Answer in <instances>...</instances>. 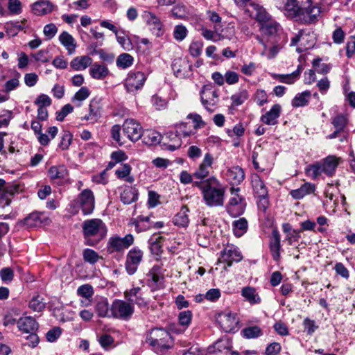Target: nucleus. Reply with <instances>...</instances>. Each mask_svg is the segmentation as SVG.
<instances>
[{"label":"nucleus","instance_id":"nucleus-1","mask_svg":"<svg viewBox=\"0 0 355 355\" xmlns=\"http://www.w3.org/2000/svg\"><path fill=\"white\" fill-rule=\"evenodd\" d=\"M270 21L259 26L261 35H257L255 37L264 48L262 54L272 59L287 42V37L275 19Z\"/></svg>","mask_w":355,"mask_h":355},{"label":"nucleus","instance_id":"nucleus-2","mask_svg":"<svg viewBox=\"0 0 355 355\" xmlns=\"http://www.w3.org/2000/svg\"><path fill=\"white\" fill-rule=\"evenodd\" d=\"M193 187L200 191L205 204L210 207H221L224 205L225 187L212 176L203 181H195Z\"/></svg>","mask_w":355,"mask_h":355},{"label":"nucleus","instance_id":"nucleus-3","mask_svg":"<svg viewBox=\"0 0 355 355\" xmlns=\"http://www.w3.org/2000/svg\"><path fill=\"white\" fill-rule=\"evenodd\" d=\"M83 232L86 239L85 244L94 246L105 236L107 227L101 219H89L83 222Z\"/></svg>","mask_w":355,"mask_h":355},{"label":"nucleus","instance_id":"nucleus-4","mask_svg":"<svg viewBox=\"0 0 355 355\" xmlns=\"http://www.w3.org/2000/svg\"><path fill=\"white\" fill-rule=\"evenodd\" d=\"M230 196L225 205V210L228 214L236 218L242 215L246 207L245 198L240 194V188L231 187L230 189Z\"/></svg>","mask_w":355,"mask_h":355},{"label":"nucleus","instance_id":"nucleus-5","mask_svg":"<svg viewBox=\"0 0 355 355\" xmlns=\"http://www.w3.org/2000/svg\"><path fill=\"white\" fill-rule=\"evenodd\" d=\"M147 342L155 351L159 352L171 348L173 344L170 333L161 328L153 329L150 334Z\"/></svg>","mask_w":355,"mask_h":355},{"label":"nucleus","instance_id":"nucleus-6","mask_svg":"<svg viewBox=\"0 0 355 355\" xmlns=\"http://www.w3.org/2000/svg\"><path fill=\"white\" fill-rule=\"evenodd\" d=\"M340 160V157H337L334 155H329L321 162L311 165L309 171L311 173V175L314 179L318 178L322 173H324L327 176L331 177L335 174Z\"/></svg>","mask_w":355,"mask_h":355},{"label":"nucleus","instance_id":"nucleus-7","mask_svg":"<svg viewBox=\"0 0 355 355\" xmlns=\"http://www.w3.org/2000/svg\"><path fill=\"white\" fill-rule=\"evenodd\" d=\"M303 8L299 9L295 13L292 14L288 18L303 24L314 23L320 13V8L313 5L311 0H309Z\"/></svg>","mask_w":355,"mask_h":355},{"label":"nucleus","instance_id":"nucleus-8","mask_svg":"<svg viewBox=\"0 0 355 355\" xmlns=\"http://www.w3.org/2000/svg\"><path fill=\"white\" fill-rule=\"evenodd\" d=\"M146 80V76L142 71H130L124 80V87L128 93L136 94L141 90Z\"/></svg>","mask_w":355,"mask_h":355},{"label":"nucleus","instance_id":"nucleus-9","mask_svg":"<svg viewBox=\"0 0 355 355\" xmlns=\"http://www.w3.org/2000/svg\"><path fill=\"white\" fill-rule=\"evenodd\" d=\"M110 313L113 318L128 320L134 313V306L129 302L115 300L111 305Z\"/></svg>","mask_w":355,"mask_h":355},{"label":"nucleus","instance_id":"nucleus-10","mask_svg":"<svg viewBox=\"0 0 355 355\" xmlns=\"http://www.w3.org/2000/svg\"><path fill=\"white\" fill-rule=\"evenodd\" d=\"M200 101L205 108L209 112H214L218 102V92L213 89L211 85H203L200 90Z\"/></svg>","mask_w":355,"mask_h":355},{"label":"nucleus","instance_id":"nucleus-11","mask_svg":"<svg viewBox=\"0 0 355 355\" xmlns=\"http://www.w3.org/2000/svg\"><path fill=\"white\" fill-rule=\"evenodd\" d=\"M201 35L207 40L218 42L225 38H230L234 33V26H228L225 29H218L217 26L213 30L202 26L200 29Z\"/></svg>","mask_w":355,"mask_h":355},{"label":"nucleus","instance_id":"nucleus-12","mask_svg":"<svg viewBox=\"0 0 355 355\" xmlns=\"http://www.w3.org/2000/svg\"><path fill=\"white\" fill-rule=\"evenodd\" d=\"M74 203L81 209L84 215L91 214L95 207V198L92 191L89 189H84Z\"/></svg>","mask_w":355,"mask_h":355},{"label":"nucleus","instance_id":"nucleus-13","mask_svg":"<svg viewBox=\"0 0 355 355\" xmlns=\"http://www.w3.org/2000/svg\"><path fill=\"white\" fill-rule=\"evenodd\" d=\"M134 243V236L130 234H126L124 237L113 236L109 239L107 248L110 253L115 252H122L128 249Z\"/></svg>","mask_w":355,"mask_h":355},{"label":"nucleus","instance_id":"nucleus-14","mask_svg":"<svg viewBox=\"0 0 355 355\" xmlns=\"http://www.w3.org/2000/svg\"><path fill=\"white\" fill-rule=\"evenodd\" d=\"M122 128L123 134L133 142L139 140L144 133L141 124L134 119H125Z\"/></svg>","mask_w":355,"mask_h":355},{"label":"nucleus","instance_id":"nucleus-15","mask_svg":"<svg viewBox=\"0 0 355 355\" xmlns=\"http://www.w3.org/2000/svg\"><path fill=\"white\" fill-rule=\"evenodd\" d=\"M143 252L138 248H132L127 254L125 268L127 273L132 275L136 272L143 259Z\"/></svg>","mask_w":355,"mask_h":355},{"label":"nucleus","instance_id":"nucleus-16","mask_svg":"<svg viewBox=\"0 0 355 355\" xmlns=\"http://www.w3.org/2000/svg\"><path fill=\"white\" fill-rule=\"evenodd\" d=\"M146 284L151 291H158L164 288V277L159 266L155 265L146 274Z\"/></svg>","mask_w":355,"mask_h":355},{"label":"nucleus","instance_id":"nucleus-17","mask_svg":"<svg viewBox=\"0 0 355 355\" xmlns=\"http://www.w3.org/2000/svg\"><path fill=\"white\" fill-rule=\"evenodd\" d=\"M243 259V256L239 249L234 245H227L221 252V257L219 261L226 265L224 269L232 266L233 262H239Z\"/></svg>","mask_w":355,"mask_h":355},{"label":"nucleus","instance_id":"nucleus-18","mask_svg":"<svg viewBox=\"0 0 355 355\" xmlns=\"http://www.w3.org/2000/svg\"><path fill=\"white\" fill-rule=\"evenodd\" d=\"M220 328L227 333L234 332L239 323L236 314L230 312H223L217 318Z\"/></svg>","mask_w":355,"mask_h":355},{"label":"nucleus","instance_id":"nucleus-19","mask_svg":"<svg viewBox=\"0 0 355 355\" xmlns=\"http://www.w3.org/2000/svg\"><path fill=\"white\" fill-rule=\"evenodd\" d=\"M309 0H275L277 6L284 15L289 17L292 14L295 13L299 9L303 8Z\"/></svg>","mask_w":355,"mask_h":355},{"label":"nucleus","instance_id":"nucleus-20","mask_svg":"<svg viewBox=\"0 0 355 355\" xmlns=\"http://www.w3.org/2000/svg\"><path fill=\"white\" fill-rule=\"evenodd\" d=\"M176 133H171L169 137H173L175 139L174 144L169 145L168 149L175 150L181 145L180 136L188 137L194 134V132L191 128H188V123L186 122H181L175 125Z\"/></svg>","mask_w":355,"mask_h":355},{"label":"nucleus","instance_id":"nucleus-21","mask_svg":"<svg viewBox=\"0 0 355 355\" xmlns=\"http://www.w3.org/2000/svg\"><path fill=\"white\" fill-rule=\"evenodd\" d=\"M172 69L176 77L183 78L190 75L192 65L187 58H178L174 60Z\"/></svg>","mask_w":355,"mask_h":355},{"label":"nucleus","instance_id":"nucleus-22","mask_svg":"<svg viewBox=\"0 0 355 355\" xmlns=\"http://www.w3.org/2000/svg\"><path fill=\"white\" fill-rule=\"evenodd\" d=\"M269 249L272 259L275 261H279L281 259V235L277 229L272 231L271 239L269 242Z\"/></svg>","mask_w":355,"mask_h":355},{"label":"nucleus","instance_id":"nucleus-23","mask_svg":"<svg viewBox=\"0 0 355 355\" xmlns=\"http://www.w3.org/2000/svg\"><path fill=\"white\" fill-rule=\"evenodd\" d=\"M214 162L213 156L207 153L205 154L202 163L198 168L193 173L194 178L200 179V181L207 178L209 173V168H211Z\"/></svg>","mask_w":355,"mask_h":355},{"label":"nucleus","instance_id":"nucleus-24","mask_svg":"<svg viewBox=\"0 0 355 355\" xmlns=\"http://www.w3.org/2000/svg\"><path fill=\"white\" fill-rule=\"evenodd\" d=\"M48 175L51 180L60 183L67 180L69 171L64 165L53 166L49 169Z\"/></svg>","mask_w":355,"mask_h":355},{"label":"nucleus","instance_id":"nucleus-25","mask_svg":"<svg viewBox=\"0 0 355 355\" xmlns=\"http://www.w3.org/2000/svg\"><path fill=\"white\" fill-rule=\"evenodd\" d=\"M226 178L232 185H239L245 178L244 171L239 166H232L227 171Z\"/></svg>","mask_w":355,"mask_h":355},{"label":"nucleus","instance_id":"nucleus-26","mask_svg":"<svg viewBox=\"0 0 355 355\" xmlns=\"http://www.w3.org/2000/svg\"><path fill=\"white\" fill-rule=\"evenodd\" d=\"M56 6L49 0H38L32 4L33 12L37 16H42L51 12Z\"/></svg>","mask_w":355,"mask_h":355},{"label":"nucleus","instance_id":"nucleus-27","mask_svg":"<svg viewBox=\"0 0 355 355\" xmlns=\"http://www.w3.org/2000/svg\"><path fill=\"white\" fill-rule=\"evenodd\" d=\"M140 287H134L124 293L125 297L131 304H136L140 307L146 306L147 303L143 297Z\"/></svg>","mask_w":355,"mask_h":355},{"label":"nucleus","instance_id":"nucleus-28","mask_svg":"<svg viewBox=\"0 0 355 355\" xmlns=\"http://www.w3.org/2000/svg\"><path fill=\"white\" fill-rule=\"evenodd\" d=\"M17 327L19 331L29 334L33 333V331H37L39 324L33 318L27 316L20 318L17 320Z\"/></svg>","mask_w":355,"mask_h":355},{"label":"nucleus","instance_id":"nucleus-29","mask_svg":"<svg viewBox=\"0 0 355 355\" xmlns=\"http://www.w3.org/2000/svg\"><path fill=\"white\" fill-rule=\"evenodd\" d=\"M282 107L279 104H275L270 110L261 117V121L267 125H275L278 123V118L280 116Z\"/></svg>","mask_w":355,"mask_h":355},{"label":"nucleus","instance_id":"nucleus-30","mask_svg":"<svg viewBox=\"0 0 355 355\" xmlns=\"http://www.w3.org/2000/svg\"><path fill=\"white\" fill-rule=\"evenodd\" d=\"M252 187L255 197L268 196V189L263 182L257 174L252 175Z\"/></svg>","mask_w":355,"mask_h":355},{"label":"nucleus","instance_id":"nucleus-31","mask_svg":"<svg viewBox=\"0 0 355 355\" xmlns=\"http://www.w3.org/2000/svg\"><path fill=\"white\" fill-rule=\"evenodd\" d=\"M241 296L250 305L259 304L261 302V298L259 296L257 289L252 286H245L241 289Z\"/></svg>","mask_w":355,"mask_h":355},{"label":"nucleus","instance_id":"nucleus-32","mask_svg":"<svg viewBox=\"0 0 355 355\" xmlns=\"http://www.w3.org/2000/svg\"><path fill=\"white\" fill-rule=\"evenodd\" d=\"M315 190V184L310 182H306L303 184L300 188L291 190L290 191V195L295 200H300L306 195L313 193Z\"/></svg>","mask_w":355,"mask_h":355},{"label":"nucleus","instance_id":"nucleus-33","mask_svg":"<svg viewBox=\"0 0 355 355\" xmlns=\"http://www.w3.org/2000/svg\"><path fill=\"white\" fill-rule=\"evenodd\" d=\"M0 190V207L5 208L9 206L14 198L15 194L17 192L16 187H8Z\"/></svg>","mask_w":355,"mask_h":355},{"label":"nucleus","instance_id":"nucleus-34","mask_svg":"<svg viewBox=\"0 0 355 355\" xmlns=\"http://www.w3.org/2000/svg\"><path fill=\"white\" fill-rule=\"evenodd\" d=\"M101 116V111L98 102L92 101L89 105V114L84 116L81 119L94 124L98 121Z\"/></svg>","mask_w":355,"mask_h":355},{"label":"nucleus","instance_id":"nucleus-35","mask_svg":"<svg viewBox=\"0 0 355 355\" xmlns=\"http://www.w3.org/2000/svg\"><path fill=\"white\" fill-rule=\"evenodd\" d=\"M302 66L298 65L297 69L288 74H275L273 77L280 83L292 85L299 79L302 71Z\"/></svg>","mask_w":355,"mask_h":355},{"label":"nucleus","instance_id":"nucleus-36","mask_svg":"<svg viewBox=\"0 0 355 355\" xmlns=\"http://www.w3.org/2000/svg\"><path fill=\"white\" fill-rule=\"evenodd\" d=\"M59 41L67 50L69 54H73L76 48L75 39L67 31H63L59 35Z\"/></svg>","mask_w":355,"mask_h":355},{"label":"nucleus","instance_id":"nucleus-37","mask_svg":"<svg viewBox=\"0 0 355 355\" xmlns=\"http://www.w3.org/2000/svg\"><path fill=\"white\" fill-rule=\"evenodd\" d=\"M121 200L125 205H130L138 198V191L136 188L126 186L121 193Z\"/></svg>","mask_w":355,"mask_h":355},{"label":"nucleus","instance_id":"nucleus-38","mask_svg":"<svg viewBox=\"0 0 355 355\" xmlns=\"http://www.w3.org/2000/svg\"><path fill=\"white\" fill-rule=\"evenodd\" d=\"M92 63V59L88 55L78 56L70 62V66L76 71L85 70Z\"/></svg>","mask_w":355,"mask_h":355},{"label":"nucleus","instance_id":"nucleus-39","mask_svg":"<svg viewBox=\"0 0 355 355\" xmlns=\"http://www.w3.org/2000/svg\"><path fill=\"white\" fill-rule=\"evenodd\" d=\"M144 16L147 24L154 31H156V34L157 35H159L162 28V24L160 19L154 13L150 11L144 12Z\"/></svg>","mask_w":355,"mask_h":355},{"label":"nucleus","instance_id":"nucleus-40","mask_svg":"<svg viewBox=\"0 0 355 355\" xmlns=\"http://www.w3.org/2000/svg\"><path fill=\"white\" fill-rule=\"evenodd\" d=\"M189 209L186 206L182 207L181 209L173 218V223L178 227H187L189 223L188 212Z\"/></svg>","mask_w":355,"mask_h":355},{"label":"nucleus","instance_id":"nucleus-41","mask_svg":"<svg viewBox=\"0 0 355 355\" xmlns=\"http://www.w3.org/2000/svg\"><path fill=\"white\" fill-rule=\"evenodd\" d=\"M307 35H305V31L301 30L299 31L297 35H296L295 37H293L291 39V46H295L298 42H300V47H298L297 49V51L298 52H302L306 49H311L313 46V41L310 42L307 44H304L305 37Z\"/></svg>","mask_w":355,"mask_h":355},{"label":"nucleus","instance_id":"nucleus-42","mask_svg":"<svg viewBox=\"0 0 355 355\" xmlns=\"http://www.w3.org/2000/svg\"><path fill=\"white\" fill-rule=\"evenodd\" d=\"M109 73L108 68L103 64L94 63L89 69V75L94 79L103 80Z\"/></svg>","mask_w":355,"mask_h":355},{"label":"nucleus","instance_id":"nucleus-43","mask_svg":"<svg viewBox=\"0 0 355 355\" xmlns=\"http://www.w3.org/2000/svg\"><path fill=\"white\" fill-rule=\"evenodd\" d=\"M150 217L151 215L146 216L141 215L137 216L134 222L135 230L137 232H141L152 228L153 222L150 221Z\"/></svg>","mask_w":355,"mask_h":355},{"label":"nucleus","instance_id":"nucleus-44","mask_svg":"<svg viewBox=\"0 0 355 355\" xmlns=\"http://www.w3.org/2000/svg\"><path fill=\"white\" fill-rule=\"evenodd\" d=\"M255 10V19L259 22L260 26L264 25L270 22V21L274 20L272 16L266 11V10L262 6L258 5H254Z\"/></svg>","mask_w":355,"mask_h":355},{"label":"nucleus","instance_id":"nucleus-45","mask_svg":"<svg viewBox=\"0 0 355 355\" xmlns=\"http://www.w3.org/2000/svg\"><path fill=\"white\" fill-rule=\"evenodd\" d=\"M248 229V223L246 218H240L232 222V230L236 237L243 236Z\"/></svg>","mask_w":355,"mask_h":355},{"label":"nucleus","instance_id":"nucleus-46","mask_svg":"<svg viewBox=\"0 0 355 355\" xmlns=\"http://www.w3.org/2000/svg\"><path fill=\"white\" fill-rule=\"evenodd\" d=\"M311 96V93L309 90L299 93L292 100L291 105L293 107H304L308 105Z\"/></svg>","mask_w":355,"mask_h":355},{"label":"nucleus","instance_id":"nucleus-47","mask_svg":"<svg viewBox=\"0 0 355 355\" xmlns=\"http://www.w3.org/2000/svg\"><path fill=\"white\" fill-rule=\"evenodd\" d=\"M132 168L128 164H122L121 167L115 171V174L119 179L124 180L125 181L132 183L134 178L130 175Z\"/></svg>","mask_w":355,"mask_h":355},{"label":"nucleus","instance_id":"nucleus-48","mask_svg":"<svg viewBox=\"0 0 355 355\" xmlns=\"http://www.w3.org/2000/svg\"><path fill=\"white\" fill-rule=\"evenodd\" d=\"M95 310L99 317H112L107 298L99 299L96 304Z\"/></svg>","mask_w":355,"mask_h":355},{"label":"nucleus","instance_id":"nucleus-49","mask_svg":"<svg viewBox=\"0 0 355 355\" xmlns=\"http://www.w3.org/2000/svg\"><path fill=\"white\" fill-rule=\"evenodd\" d=\"M144 142L148 146H153L159 144L161 139L160 134L155 130H146L144 132Z\"/></svg>","mask_w":355,"mask_h":355},{"label":"nucleus","instance_id":"nucleus-50","mask_svg":"<svg viewBox=\"0 0 355 355\" xmlns=\"http://www.w3.org/2000/svg\"><path fill=\"white\" fill-rule=\"evenodd\" d=\"M134 58L129 53L120 54L116 61V66L121 69H127L133 64Z\"/></svg>","mask_w":355,"mask_h":355},{"label":"nucleus","instance_id":"nucleus-51","mask_svg":"<svg viewBox=\"0 0 355 355\" xmlns=\"http://www.w3.org/2000/svg\"><path fill=\"white\" fill-rule=\"evenodd\" d=\"M163 237L157 234L153 235L149 241V245L151 252L155 254H159L162 252V241Z\"/></svg>","mask_w":355,"mask_h":355},{"label":"nucleus","instance_id":"nucleus-52","mask_svg":"<svg viewBox=\"0 0 355 355\" xmlns=\"http://www.w3.org/2000/svg\"><path fill=\"white\" fill-rule=\"evenodd\" d=\"M249 97L246 89H241L231 96L232 106H239L242 105Z\"/></svg>","mask_w":355,"mask_h":355},{"label":"nucleus","instance_id":"nucleus-53","mask_svg":"<svg viewBox=\"0 0 355 355\" xmlns=\"http://www.w3.org/2000/svg\"><path fill=\"white\" fill-rule=\"evenodd\" d=\"M243 336L246 338H256L262 335V331L258 326H251L244 328L242 330Z\"/></svg>","mask_w":355,"mask_h":355},{"label":"nucleus","instance_id":"nucleus-54","mask_svg":"<svg viewBox=\"0 0 355 355\" xmlns=\"http://www.w3.org/2000/svg\"><path fill=\"white\" fill-rule=\"evenodd\" d=\"M42 213L35 211L30 214L25 219L24 223L28 227H34L42 223Z\"/></svg>","mask_w":355,"mask_h":355},{"label":"nucleus","instance_id":"nucleus-55","mask_svg":"<svg viewBox=\"0 0 355 355\" xmlns=\"http://www.w3.org/2000/svg\"><path fill=\"white\" fill-rule=\"evenodd\" d=\"M231 347V344L227 339L218 340L214 345V352H224L225 355H228Z\"/></svg>","mask_w":355,"mask_h":355},{"label":"nucleus","instance_id":"nucleus-56","mask_svg":"<svg viewBox=\"0 0 355 355\" xmlns=\"http://www.w3.org/2000/svg\"><path fill=\"white\" fill-rule=\"evenodd\" d=\"M90 94L89 89L86 87H82L78 92H76L74 96L72 97V102H79L77 106L81 105V102L87 99Z\"/></svg>","mask_w":355,"mask_h":355},{"label":"nucleus","instance_id":"nucleus-57","mask_svg":"<svg viewBox=\"0 0 355 355\" xmlns=\"http://www.w3.org/2000/svg\"><path fill=\"white\" fill-rule=\"evenodd\" d=\"M348 123L347 118L343 114H338L332 119L331 123L338 130L343 131Z\"/></svg>","mask_w":355,"mask_h":355},{"label":"nucleus","instance_id":"nucleus-58","mask_svg":"<svg viewBox=\"0 0 355 355\" xmlns=\"http://www.w3.org/2000/svg\"><path fill=\"white\" fill-rule=\"evenodd\" d=\"M83 257L85 261L91 264L96 263L100 259V256L96 251L89 248L84 250Z\"/></svg>","mask_w":355,"mask_h":355},{"label":"nucleus","instance_id":"nucleus-59","mask_svg":"<svg viewBox=\"0 0 355 355\" xmlns=\"http://www.w3.org/2000/svg\"><path fill=\"white\" fill-rule=\"evenodd\" d=\"M313 67L318 73L326 74L331 69V65L327 63H321V59H315L313 60Z\"/></svg>","mask_w":355,"mask_h":355},{"label":"nucleus","instance_id":"nucleus-60","mask_svg":"<svg viewBox=\"0 0 355 355\" xmlns=\"http://www.w3.org/2000/svg\"><path fill=\"white\" fill-rule=\"evenodd\" d=\"M192 312L189 310L181 311L178 315V321L184 328L188 327L192 319Z\"/></svg>","mask_w":355,"mask_h":355},{"label":"nucleus","instance_id":"nucleus-61","mask_svg":"<svg viewBox=\"0 0 355 355\" xmlns=\"http://www.w3.org/2000/svg\"><path fill=\"white\" fill-rule=\"evenodd\" d=\"M8 9L12 15H19L22 12V3L19 0H8Z\"/></svg>","mask_w":355,"mask_h":355},{"label":"nucleus","instance_id":"nucleus-62","mask_svg":"<svg viewBox=\"0 0 355 355\" xmlns=\"http://www.w3.org/2000/svg\"><path fill=\"white\" fill-rule=\"evenodd\" d=\"M209 20L213 24V28H218V29H223L222 24V18L220 15L214 12L209 10L207 12Z\"/></svg>","mask_w":355,"mask_h":355},{"label":"nucleus","instance_id":"nucleus-63","mask_svg":"<svg viewBox=\"0 0 355 355\" xmlns=\"http://www.w3.org/2000/svg\"><path fill=\"white\" fill-rule=\"evenodd\" d=\"M29 307L34 311L40 312L44 309L45 304L42 297L36 296L30 301Z\"/></svg>","mask_w":355,"mask_h":355},{"label":"nucleus","instance_id":"nucleus-64","mask_svg":"<svg viewBox=\"0 0 355 355\" xmlns=\"http://www.w3.org/2000/svg\"><path fill=\"white\" fill-rule=\"evenodd\" d=\"M187 29L182 24L177 25L174 28L173 37L177 41H182L187 35Z\"/></svg>","mask_w":355,"mask_h":355}]
</instances>
